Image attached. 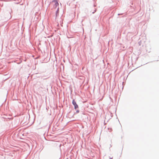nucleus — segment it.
Segmentation results:
<instances>
[{
	"instance_id": "1",
	"label": "nucleus",
	"mask_w": 159,
	"mask_h": 159,
	"mask_svg": "<svg viewBox=\"0 0 159 159\" xmlns=\"http://www.w3.org/2000/svg\"><path fill=\"white\" fill-rule=\"evenodd\" d=\"M72 103L73 105L74 106L75 108V109L78 108V105L77 104L76 102L74 100H73Z\"/></svg>"
},
{
	"instance_id": "4",
	"label": "nucleus",
	"mask_w": 159,
	"mask_h": 159,
	"mask_svg": "<svg viewBox=\"0 0 159 159\" xmlns=\"http://www.w3.org/2000/svg\"><path fill=\"white\" fill-rule=\"evenodd\" d=\"M26 134H25L24 133L23 134H22V135H23V136H26Z\"/></svg>"
},
{
	"instance_id": "6",
	"label": "nucleus",
	"mask_w": 159,
	"mask_h": 159,
	"mask_svg": "<svg viewBox=\"0 0 159 159\" xmlns=\"http://www.w3.org/2000/svg\"><path fill=\"white\" fill-rule=\"evenodd\" d=\"M53 130H52L53 132H54V131H53Z\"/></svg>"
},
{
	"instance_id": "5",
	"label": "nucleus",
	"mask_w": 159,
	"mask_h": 159,
	"mask_svg": "<svg viewBox=\"0 0 159 159\" xmlns=\"http://www.w3.org/2000/svg\"><path fill=\"white\" fill-rule=\"evenodd\" d=\"M29 133H28V132H26V134H28Z\"/></svg>"
},
{
	"instance_id": "3",
	"label": "nucleus",
	"mask_w": 159,
	"mask_h": 159,
	"mask_svg": "<svg viewBox=\"0 0 159 159\" xmlns=\"http://www.w3.org/2000/svg\"><path fill=\"white\" fill-rule=\"evenodd\" d=\"M48 131V133L47 134V135H51V134H49V133H48V132L49 131H51L52 130H49V129H48L47 130Z\"/></svg>"
},
{
	"instance_id": "2",
	"label": "nucleus",
	"mask_w": 159,
	"mask_h": 159,
	"mask_svg": "<svg viewBox=\"0 0 159 159\" xmlns=\"http://www.w3.org/2000/svg\"><path fill=\"white\" fill-rule=\"evenodd\" d=\"M53 2L55 3V7H56L59 5V4H58L57 1V0H54L53 1Z\"/></svg>"
},
{
	"instance_id": "7",
	"label": "nucleus",
	"mask_w": 159,
	"mask_h": 159,
	"mask_svg": "<svg viewBox=\"0 0 159 159\" xmlns=\"http://www.w3.org/2000/svg\"><path fill=\"white\" fill-rule=\"evenodd\" d=\"M110 159H112V158H110Z\"/></svg>"
}]
</instances>
